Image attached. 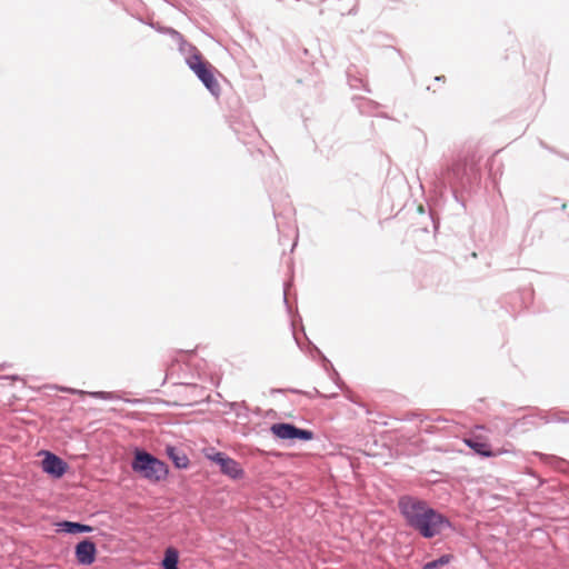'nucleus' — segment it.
I'll list each match as a JSON object with an SVG mask.
<instances>
[{
  "instance_id": "nucleus-13",
  "label": "nucleus",
  "mask_w": 569,
  "mask_h": 569,
  "mask_svg": "<svg viewBox=\"0 0 569 569\" xmlns=\"http://www.w3.org/2000/svg\"><path fill=\"white\" fill-rule=\"evenodd\" d=\"M204 457L214 463H219V459H222L226 455L223 452L214 451L213 449H206L203 451Z\"/></svg>"
},
{
  "instance_id": "nucleus-12",
  "label": "nucleus",
  "mask_w": 569,
  "mask_h": 569,
  "mask_svg": "<svg viewBox=\"0 0 569 569\" xmlns=\"http://www.w3.org/2000/svg\"><path fill=\"white\" fill-rule=\"evenodd\" d=\"M450 556L446 555L437 560L430 561L423 566V569H436L440 566L447 565L450 561Z\"/></svg>"
},
{
  "instance_id": "nucleus-4",
  "label": "nucleus",
  "mask_w": 569,
  "mask_h": 569,
  "mask_svg": "<svg viewBox=\"0 0 569 569\" xmlns=\"http://www.w3.org/2000/svg\"><path fill=\"white\" fill-rule=\"evenodd\" d=\"M272 433L280 439H301L305 441L311 440L313 433L310 430L299 429L290 423H274L271 427Z\"/></svg>"
},
{
  "instance_id": "nucleus-5",
  "label": "nucleus",
  "mask_w": 569,
  "mask_h": 569,
  "mask_svg": "<svg viewBox=\"0 0 569 569\" xmlns=\"http://www.w3.org/2000/svg\"><path fill=\"white\" fill-rule=\"evenodd\" d=\"M74 555L80 565L90 566L96 560V545L90 540H82L76 546Z\"/></svg>"
},
{
  "instance_id": "nucleus-10",
  "label": "nucleus",
  "mask_w": 569,
  "mask_h": 569,
  "mask_svg": "<svg viewBox=\"0 0 569 569\" xmlns=\"http://www.w3.org/2000/svg\"><path fill=\"white\" fill-rule=\"evenodd\" d=\"M179 552L176 548L169 547L166 549L164 558L162 560L163 569H178Z\"/></svg>"
},
{
  "instance_id": "nucleus-3",
  "label": "nucleus",
  "mask_w": 569,
  "mask_h": 569,
  "mask_svg": "<svg viewBox=\"0 0 569 569\" xmlns=\"http://www.w3.org/2000/svg\"><path fill=\"white\" fill-rule=\"evenodd\" d=\"M186 62L211 93H219L220 86L213 74L214 68L202 57L197 48L193 47L191 49V53L187 57Z\"/></svg>"
},
{
  "instance_id": "nucleus-9",
  "label": "nucleus",
  "mask_w": 569,
  "mask_h": 569,
  "mask_svg": "<svg viewBox=\"0 0 569 569\" xmlns=\"http://www.w3.org/2000/svg\"><path fill=\"white\" fill-rule=\"evenodd\" d=\"M167 453L177 468L184 469L189 466V458L181 450H178L174 447H168Z\"/></svg>"
},
{
  "instance_id": "nucleus-11",
  "label": "nucleus",
  "mask_w": 569,
  "mask_h": 569,
  "mask_svg": "<svg viewBox=\"0 0 569 569\" xmlns=\"http://www.w3.org/2000/svg\"><path fill=\"white\" fill-rule=\"evenodd\" d=\"M63 531L68 533H79V532H90L92 531V528L87 525L78 523V522H71V521H63L59 525Z\"/></svg>"
},
{
  "instance_id": "nucleus-6",
  "label": "nucleus",
  "mask_w": 569,
  "mask_h": 569,
  "mask_svg": "<svg viewBox=\"0 0 569 569\" xmlns=\"http://www.w3.org/2000/svg\"><path fill=\"white\" fill-rule=\"evenodd\" d=\"M468 447L475 450L478 455L483 457H496L502 453L501 450L493 451L487 440L481 436L473 433L472 437L465 439Z\"/></svg>"
},
{
  "instance_id": "nucleus-1",
  "label": "nucleus",
  "mask_w": 569,
  "mask_h": 569,
  "mask_svg": "<svg viewBox=\"0 0 569 569\" xmlns=\"http://www.w3.org/2000/svg\"><path fill=\"white\" fill-rule=\"evenodd\" d=\"M399 509L407 523L425 538L439 535L449 525L442 515L412 497H402L399 500Z\"/></svg>"
},
{
  "instance_id": "nucleus-2",
  "label": "nucleus",
  "mask_w": 569,
  "mask_h": 569,
  "mask_svg": "<svg viewBox=\"0 0 569 569\" xmlns=\"http://www.w3.org/2000/svg\"><path fill=\"white\" fill-rule=\"evenodd\" d=\"M133 471L152 482L163 480L168 475L167 465L148 452L136 451L132 461Z\"/></svg>"
},
{
  "instance_id": "nucleus-7",
  "label": "nucleus",
  "mask_w": 569,
  "mask_h": 569,
  "mask_svg": "<svg viewBox=\"0 0 569 569\" xmlns=\"http://www.w3.org/2000/svg\"><path fill=\"white\" fill-rule=\"evenodd\" d=\"M41 463L43 471L57 478L62 477L67 470V463L63 462L62 459L50 452L46 453V457Z\"/></svg>"
},
{
  "instance_id": "nucleus-8",
  "label": "nucleus",
  "mask_w": 569,
  "mask_h": 569,
  "mask_svg": "<svg viewBox=\"0 0 569 569\" xmlns=\"http://www.w3.org/2000/svg\"><path fill=\"white\" fill-rule=\"evenodd\" d=\"M218 465L220 467V471L232 479H240L243 477L244 472L240 463L228 456L219 459Z\"/></svg>"
}]
</instances>
